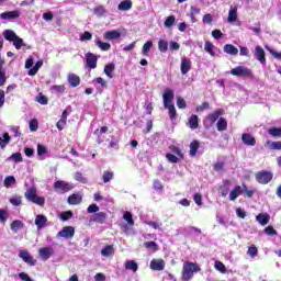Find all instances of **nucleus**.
I'll return each mask as SVG.
<instances>
[{
    "label": "nucleus",
    "mask_w": 281,
    "mask_h": 281,
    "mask_svg": "<svg viewBox=\"0 0 281 281\" xmlns=\"http://www.w3.org/2000/svg\"><path fill=\"white\" fill-rule=\"evenodd\" d=\"M199 271H201V267H199V265L187 261L182 267L181 280L190 281L192 278H194V273H199Z\"/></svg>",
    "instance_id": "1"
},
{
    "label": "nucleus",
    "mask_w": 281,
    "mask_h": 281,
    "mask_svg": "<svg viewBox=\"0 0 281 281\" xmlns=\"http://www.w3.org/2000/svg\"><path fill=\"white\" fill-rule=\"evenodd\" d=\"M2 36L5 38V41H9V43H13L15 49L27 47V44L23 42V38L19 37V35H16V33L12 30H4Z\"/></svg>",
    "instance_id": "2"
},
{
    "label": "nucleus",
    "mask_w": 281,
    "mask_h": 281,
    "mask_svg": "<svg viewBox=\"0 0 281 281\" xmlns=\"http://www.w3.org/2000/svg\"><path fill=\"white\" fill-rule=\"evenodd\" d=\"M24 196L26 201H30L31 203H34L35 205H40V207L45 206V198L38 196V193L34 187H31L26 189L24 192Z\"/></svg>",
    "instance_id": "3"
},
{
    "label": "nucleus",
    "mask_w": 281,
    "mask_h": 281,
    "mask_svg": "<svg viewBox=\"0 0 281 281\" xmlns=\"http://www.w3.org/2000/svg\"><path fill=\"white\" fill-rule=\"evenodd\" d=\"M223 113V109H217L213 113L209 114L203 121L204 128H206V131L212 128Z\"/></svg>",
    "instance_id": "4"
},
{
    "label": "nucleus",
    "mask_w": 281,
    "mask_h": 281,
    "mask_svg": "<svg viewBox=\"0 0 281 281\" xmlns=\"http://www.w3.org/2000/svg\"><path fill=\"white\" fill-rule=\"evenodd\" d=\"M232 76L237 78H250L254 79V71L245 66H237L231 70Z\"/></svg>",
    "instance_id": "5"
},
{
    "label": "nucleus",
    "mask_w": 281,
    "mask_h": 281,
    "mask_svg": "<svg viewBox=\"0 0 281 281\" xmlns=\"http://www.w3.org/2000/svg\"><path fill=\"white\" fill-rule=\"evenodd\" d=\"M255 178L257 183H260L261 186H267V183H271V181H273V172L268 170H261L255 175Z\"/></svg>",
    "instance_id": "6"
},
{
    "label": "nucleus",
    "mask_w": 281,
    "mask_h": 281,
    "mask_svg": "<svg viewBox=\"0 0 281 281\" xmlns=\"http://www.w3.org/2000/svg\"><path fill=\"white\" fill-rule=\"evenodd\" d=\"M76 234V228L74 226H65L61 231L57 233L58 238L69 239Z\"/></svg>",
    "instance_id": "7"
},
{
    "label": "nucleus",
    "mask_w": 281,
    "mask_h": 281,
    "mask_svg": "<svg viewBox=\"0 0 281 281\" xmlns=\"http://www.w3.org/2000/svg\"><path fill=\"white\" fill-rule=\"evenodd\" d=\"M54 189L59 190L63 194H65V192H69L71 190H74V187H71V184L69 182H65L63 180H57L54 183Z\"/></svg>",
    "instance_id": "8"
},
{
    "label": "nucleus",
    "mask_w": 281,
    "mask_h": 281,
    "mask_svg": "<svg viewBox=\"0 0 281 281\" xmlns=\"http://www.w3.org/2000/svg\"><path fill=\"white\" fill-rule=\"evenodd\" d=\"M162 102L164 106H170L171 104H175V91L171 89H166L162 94Z\"/></svg>",
    "instance_id": "9"
},
{
    "label": "nucleus",
    "mask_w": 281,
    "mask_h": 281,
    "mask_svg": "<svg viewBox=\"0 0 281 281\" xmlns=\"http://www.w3.org/2000/svg\"><path fill=\"white\" fill-rule=\"evenodd\" d=\"M38 256L42 260L47 261L54 256V248L50 246L38 249Z\"/></svg>",
    "instance_id": "10"
},
{
    "label": "nucleus",
    "mask_w": 281,
    "mask_h": 281,
    "mask_svg": "<svg viewBox=\"0 0 281 281\" xmlns=\"http://www.w3.org/2000/svg\"><path fill=\"white\" fill-rule=\"evenodd\" d=\"M109 218V215L105 212H99V213H94L91 216V222L92 223H98L99 225H104V223H106V220Z\"/></svg>",
    "instance_id": "11"
},
{
    "label": "nucleus",
    "mask_w": 281,
    "mask_h": 281,
    "mask_svg": "<svg viewBox=\"0 0 281 281\" xmlns=\"http://www.w3.org/2000/svg\"><path fill=\"white\" fill-rule=\"evenodd\" d=\"M121 37H122V32L117 30L106 31L103 34L104 41H120Z\"/></svg>",
    "instance_id": "12"
},
{
    "label": "nucleus",
    "mask_w": 281,
    "mask_h": 281,
    "mask_svg": "<svg viewBox=\"0 0 281 281\" xmlns=\"http://www.w3.org/2000/svg\"><path fill=\"white\" fill-rule=\"evenodd\" d=\"M86 65L89 67V69H95V67H98V56H95L93 53H87Z\"/></svg>",
    "instance_id": "13"
},
{
    "label": "nucleus",
    "mask_w": 281,
    "mask_h": 281,
    "mask_svg": "<svg viewBox=\"0 0 281 281\" xmlns=\"http://www.w3.org/2000/svg\"><path fill=\"white\" fill-rule=\"evenodd\" d=\"M192 69V60L188 57L181 58L180 71L182 76H186Z\"/></svg>",
    "instance_id": "14"
},
{
    "label": "nucleus",
    "mask_w": 281,
    "mask_h": 281,
    "mask_svg": "<svg viewBox=\"0 0 281 281\" xmlns=\"http://www.w3.org/2000/svg\"><path fill=\"white\" fill-rule=\"evenodd\" d=\"M255 56L261 65H267V54L265 53V48H262V46H256Z\"/></svg>",
    "instance_id": "15"
},
{
    "label": "nucleus",
    "mask_w": 281,
    "mask_h": 281,
    "mask_svg": "<svg viewBox=\"0 0 281 281\" xmlns=\"http://www.w3.org/2000/svg\"><path fill=\"white\" fill-rule=\"evenodd\" d=\"M150 269L153 271H164L166 269V261L164 259H153L150 261Z\"/></svg>",
    "instance_id": "16"
},
{
    "label": "nucleus",
    "mask_w": 281,
    "mask_h": 281,
    "mask_svg": "<svg viewBox=\"0 0 281 281\" xmlns=\"http://www.w3.org/2000/svg\"><path fill=\"white\" fill-rule=\"evenodd\" d=\"M19 256L26 262V265H30L31 267H34L36 265V260L34 259V257H32V255H30V252H27L26 250H21Z\"/></svg>",
    "instance_id": "17"
},
{
    "label": "nucleus",
    "mask_w": 281,
    "mask_h": 281,
    "mask_svg": "<svg viewBox=\"0 0 281 281\" xmlns=\"http://www.w3.org/2000/svg\"><path fill=\"white\" fill-rule=\"evenodd\" d=\"M35 225H36L37 229H43V227H46L47 226V216H45L43 214L36 215Z\"/></svg>",
    "instance_id": "18"
},
{
    "label": "nucleus",
    "mask_w": 281,
    "mask_h": 281,
    "mask_svg": "<svg viewBox=\"0 0 281 281\" xmlns=\"http://www.w3.org/2000/svg\"><path fill=\"white\" fill-rule=\"evenodd\" d=\"M82 203V195L80 193H72L68 196L69 205H80Z\"/></svg>",
    "instance_id": "19"
},
{
    "label": "nucleus",
    "mask_w": 281,
    "mask_h": 281,
    "mask_svg": "<svg viewBox=\"0 0 281 281\" xmlns=\"http://www.w3.org/2000/svg\"><path fill=\"white\" fill-rule=\"evenodd\" d=\"M21 16V13L19 11H7L1 13V19L4 21H10L12 19H19Z\"/></svg>",
    "instance_id": "20"
},
{
    "label": "nucleus",
    "mask_w": 281,
    "mask_h": 281,
    "mask_svg": "<svg viewBox=\"0 0 281 281\" xmlns=\"http://www.w3.org/2000/svg\"><path fill=\"white\" fill-rule=\"evenodd\" d=\"M243 194V187L235 186L229 193V201H236Z\"/></svg>",
    "instance_id": "21"
},
{
    "label": "nucleus",
    "mask_w": 281,
    "mask_h": 281,
    "mask_svg": "<svg viewBox=\"0 0 281 281\" xmlns=\"http://www.w3.org/2000/svg\"><path fill=\"white\" fill-rule=\"evenodd\" d=\"M241 140L246 146H254L256 144V137L248 133L241 135Z\"/></svg>",
    "instance_id": "22"
},
{
    "label": "nucleus",
    "mask_w": 281,
    "mask_h": 281,
    "mask_svg": "<svg viewBox=\"0 0 281 281\" xmlns=\"http://www.w3.org/2000/svg\"><path fill=\"white\" fill-rule=\"evenodd\" d=\"M201 147V143L199 140H192L190 143V151L189 155L190 157H196V153H199V148Z\"/></svg>",
    "instance_id": "23"
},
{
    "label": "nucleus",
    "mask_w": 281,
    "mask_h": 281,
    "mask_svg": "<svg viewBox=\"0 0 281 281\" xmlns=\"http://www.w3.org/2000/svg\"><path fill=\"white\" fill-rule=\"evenodd\" d=\"M25 227V224H23L20 220H15L11 223V231L13 234H18L19 229H23Z\"/></svg>",
    "instance_id": "24"
},
{
    "label": "nucleus",
    "mask_w": 281,
    "mask_h": 281,
    "mask_svg": "<svg viewBox=\"0 0 281 281\" xmlns=\"http://www.w3.org/2000/svg\"><path fill=\"white\" fill-rule=\"evenodd\" d=\"M94 43L101 52H109L111 49V45L108 42H102L100 38H97Z\"/></svg>",
    "instance_id": "25"
},
{
    "label": "nucleus",
    "mask_w": 281,
    "mask_h": 281,
    "mask_svg": "<svg viewBox=\"0 0 281 281\" xmlns=\"http://www.w3.org/2000/svg\"><path fill=\"white\" fill-rule=\"evenodd\" d=\"M117 8L121 12H128V10L133 8V2L131 0H124L119 4Z\"/></svg>",
    "instance_id": "26"
},
{
    "label": "nucleus",
    "mask_w": 281,
    "mask_h": 281,
    "mask_svg": "<svg viewBox=\"0 0 281 281\" xmlns=\"http://www.w3.org/2000/svg\"><path fill=\"white\" fill-rule=\"evenodd\" d=\"M68 83L70 87H78L80 85V77L76 74L68 75Z\"/></svg>",
    "instance_id": "27"
},
{
    "label": "nucleus",
    "mask_w": 281,
    "mask_h": 281,
    "mask_svg": "<svg viewBox=\"0 0 281 281\" xmlns=\"http://www.w3.org/2000/svg\"><path fill=\"white\" fill-rule=\"evenodd\" d=\"M165 109L168 110L169 120H171V122H175V120H177V108H175V104L165 105Z\"/></svg>",
    "instance_id": "28"
},
{
    "label": "nucleus",
    "mask_w": 281,
    "mask_h": 281,
    "mask_svg": "<svg viewBox=\"0 0 281 281\" xmlns=\"http://www.w3.org/2000/svg\"><path fill=\"white\" fill-rule=\"evenodd\" d=\"M189 128L192 131L199 128V116L196 114H192L189 119Z\"/></svg>",
    "instance_id": "29"
},
{
    "label": "nucleus",
    "mask_w": 281,
    "mask_h": 281,
    "mask_svg": "<svg viewBox=\"0 0 281 281\" xmlns=\"http://www.w3.org/2000/svg\"><path fill=\"white\" fill-rule=\"evenodd\" d=\"M238 20V10L236 8H231L228 11V23H236Z\"/></svg>",
    "instance_id": "30"
},
{
    "label": "nucleus",
    "mask_w": 281,
    "mask_h": 281,
    "mask_svg": "<svg viewBox=\"0 0 281 281\" xmlns=\"http://www.w3.org/2000/svg\"><path fill=\"white\" fill-rule=\"evenodd\" d=\"M224 52L225 54H229L231 56H238V49L232 44H226L224 46Z\"/></svg>",
    "instance_id": "31"
},
{
    "label": "nucleus",
    "mask_w": 281,
    "mask_h": 281,
    "mask_svg": "<svg viewBox=\"0 0 281 281\" xmlns=\"http://www.w3.org/2000/svg\"><path fill=\"white\" fill-rule=\"evenodd\" d=\"M104 74L108 78H113V71H115V64L110 63L104 66Z\"/></svg>",
    "instance_id": "32"
},
{
    "label": "nucleus",
    "mask_w": 281,
    "mask_h": 281,
    "mask_svg": "<svg viewBox=\"0 0 281 281\" xmlns=\"http://www.w3.org/2000/svg\"><path fill=\"white\" fill-rule=\"evenodd\" d=\"M216 126L220 133H223V131H227V120H225V117H220Z\"/></svg>",
    "instance_id": "33"
},
{
    "label": "nucleus",
    "mask_w": 281,
    "mask_h": 281,
    "mask_svg": "<svg viewBox=\"0 0 281 281\" xmlns=\"http://www.w3.org/2000/svg\"><path fill=\"white\" fill-rule=\"evenodd\" d=\"M9 202L11 205H14L15 207H19V205H23V196L21 195H13L10 198Z\"/></svg>",
    "instance_id": "34"
},
{
    "label": "nucleus",
    "mask_w": 281,
    "mask_h": 281,
    "mask_svg": "<svg viewBox=\"0 0 281 281\" xmlns=\"http://www.w3.org/2000/svg\"><path fill=\"white\" fill-rule=\"evenodd\" d=\"M115 254V248L113 246L108 245L101 250V255L104 256L105 258H109V256H113Z\"/></svg>",
    "instance_id": "35"
},
{
    "label": "nucleus",
    "mask_w": 281,
    "mask_h": 281,
    "mask_svg": "<svg viewBox=\"0 0 281 281\" xmlns=\"http://www.w3.org/2000/svg\"><path fill=\"white\" fill-rule=\"evenodd\" d=\"M269 214H259L256 216V221H258V223L262 226L268 225L269 224Z\"/></svg>",
    "instance_id": "36"
},
{
    "label": "nucleus",
    "mask_w": 281,
    "mask_h": 281,
    "mask_svg": "<svg viewBox=\"0 0 281 281\" xmlns=\"http://www.w3.org/2000/svg\"><path fill=\"white\" fill-rule=\"evenodd\" d=\"M125 269H127L128 271H134V273H135L138 269L137 262H135V260L126 261Z\"/></svg>",
    "instance_id": "37"
},
{
    "label": "nucleus",
    "mask_w": 281,
    "mask_h": 281,
    "mask_svg": "<svg viewBox=\"0 0 281 281\" xmlns=\"http://www.w3.org/2000/svg\"><path fill=\"white\" fill-rule=\"evenodd\" d=\"M7 161H15V164H21V161H23V156L21 153H14L7 159Z\"/></svg>",
    "instance_id": "38"
},
{
    "label": "nucleus",
    "mask_w": 281,
    "mask_h": 281,
    "mask_svg": "<svg viewBox=\"0 0 281 281\" xmlns=\"http://www.w3.org/2000/svg\"><path fill=\"white\" fill-rule=\"evenodd\" d=\"M123 218H124V221H126L127 224L131 225V227H133V225H135V220H133V213L126 211L123 214Z\"/></svg>",
    "instance_id": "39"
},
{
    "label": "nucleus",
    "mask_w": 281,
    "mask_h": 281,
    "mask_svg": "<svg viewBox=\"0 0 281 281\" xmlns=\"http://www.w3.org/2000/svg\"><path fill=\"white\" fill-rule=\"evenodd\" d=\"M151 48H153V41H147L143 45V49H142L143 56H148V53L150 52Z\"/></svg>",
    "instance_id": "40"
},
{
    "label": "nucleus",
    "mask_w": 281,
    "mask_h": 281,
    "mask_svg": "<svg viewBox=\"0 0 281 281\" xmlns=\"http://www.w3.org/2000/svg\"><path fill=\"white\" fill-rule=\"evenodd\" d=\"M158 49L161 52V54H166V52H168V42L165 40H159Z\"/></svg>",
    "instance_id": "41"
},
{
    "label": "nucleus",
    "mask_w": 281,
    "mask_h": 281,
    "mask_svg": "<svg viewBox=\"0 0 281 281\" xmlns=\"http://www.w3.org/2000/svg\"><path fill=\"white\" fill-rule=\"evenodd\" d=\"M175 21H177V18L175 15H169L166 20H165V27H167L168 30H170V27H172L175 25Z\"/></svg>",
    "instance_id": "42"
},
{
    "label": "nucleus",
    "mask_w": 281,
    "mask_h": 281,
    "mask_svg": "<svg viewBox=\"0 0 281 281\" xmlns=\"http://www.w3.org/2000/svg\"><path fill=\"white\" fill-rule=\"evenodd\" d=\"M268 133L271 137H281V127H270Z\"/></svg>",
    "instance_id": "43"
},
{
    "label": "nucleus",
    "mask_w": 281,
    "mask_h": 281,
    "mask_svg": "<svg viewBox=\"0 0 281 281\" xmlns=\"http://www.w3.org/2000/svg\"><path fill=\"white\" fill-rule=\"evenodd\" d=\"M247 255L250 256V258H256V256H258V247H256V245L249 246Z\"/></svg>",
    "instance_id": "44"
},
{
    "label": "nucleus",
    "mask_w": 281,
    "mask_h": 281,
    "mask_svg": "<svg viewBox=\"0 0 281 281\" xmlns=\"http://www.w3.org/2000/svg\"><path fill=\"white\" fill-rule=\"evenodd\" d=\"M14 183H16V178H14V176L5 177L4 182H3L4 188H10V186H12Z\"/></svg>",
    "instance_id": "45"
},
{
    "label": "nucleus",
    "mask_w": 281,
    "mask_h": 281,
    "mask_svg": "<svg viewBox=\"0 0 281 281\" xmlns=\"http://www.w3.org/2000/svg\"><path fill=\"white\" fill-rule=\"evenodd\" d=\"M213 170H215V172H223V170H225V161H216L213 165Z\"/></svg>",
    "instance_id": "46"
},
{
    "label": "nucleus",
    "mask_w": 281,
    "mask_h": 281,
    "mask_svg": "<svg viewBox=\"0 0 281 281\" xmlns=\"http://www.w3.org/2000/svg\"><path fill=\"white\" fill-rule=\"evenodd\" d=\"M214 267L216 271H220L221 273H227V268H225V263H223V261H215Z\"/></svg>",
    "instance_id": "47"
},
{
    "label": "nucleus",
    "mask_w": 281,
    "mask_h": 281,
    "mask_svg": "<svg viewBox=\"0 0 281 281\" xmlns=\"http://www.w3.org/2000/svg\"><path fill=\"white\" fill-rule=\"evenodd\" d=\"M113 177H114L113 171H109V170L104 171L102 176L103 183H109V181H112Z\"/></svg>",
    "instance_id": "48"
},
{
    "label": "nucleus",
    "mask_w": 281,
    "mask_h": 281,
    "mask_svg": "<svg viewBox=\"0 0 281 281\" xmlns=\"http://www.w3.org/2000/svg\"><path fill=\"white\" fill-rule=\"evenodd\" d=\"M144 247L146 249H153L154 251H158L159 250V246L155 241H145L144 243Z\"/></svg>",
    "instance_id": "49"
},
{
    "label": "nucleus",
    "mask_w": 281,
    "mask_h": 281,
    "mask_svg": "<svg viewBox=\"0 0 281 281\" xmlns=\"http://www.w3.org/2000/svg\"><path fill=\"white\" fill-rule=\"evenodd\" d=\"M29 128L32 133L38 131V120L36 119L31 120L29 123Z\"/></svg>",
    "instance_id": "50"
},
{
    "label": "nucleus",
    "mask_w": 281,
    "mask_h": 281,
    "mask_svg": "<svg viewBox=\"0 0 281 281\" xmlns=\"http://www.w3.org/2000/svg\"><path fill=\"white\" fill-rule=\"evenodd\" d=\"M241 188H243V194L246 193V196L248 199H251V196H254V194L256 193L255 190L247 189V184L246 183H241Z\"/></svg>",
    "instance_id": "51"
},
{
    "label": "nucleus",
    "mask_w": 281,
    "mask_h": 281,
    "mask_svg": "<svg viewBox=\"0 0 281 281\" xmlns=\"http://www.w3.org/2000/svg\"><path fill=\"white\" fill-rule=\"evenodd\" d=\"M177 106L178 109H188V103H186L183 97H177Z\"/></svg>",
    "instance_id": "52"
},
{
    "label": "nucleus",
    "mask_w": 281,
    "mask_h": 281,
    "mask_svg": "<svg viewBox=\"0 0 281 281\" xmlns=\"http://www.w3.org/2000/svg\"><path fill=\"white\" fill-rule=\"evenodd\" d=\"M204 49L207 52V54L214 56V44H212V42H205Z\"/></svg>",
    "instance_id": "53"
},
{
    "label": "nucleus",
    "mask_w": 281,
    "mask_h": 281,
    "mask_svg": "<svg viewBox=\"0 0 281 281\" xmlns=\"http://www.w3.org/2000/svg\"><path fill=\"white\" fill-rule=\"evenodd\" d=\"M94 14L95 16H104V14H106V9H104L102 5L95 7Z\"/></svg>",
    "instance_id": "54"
},
{
    "label": "nucleus",
    "mask_w": 281,
    "mask_h": 281,
    "mask_svg": "<svg viewBox=\"0 0 281 281\" xmlns=\"http://www.w3.org/2000/svg\"><path fill=\"white\" fill-rule=\"evenodd\" d=\"M61 221H69V218H74V212L65 211L60 214Z\"/></svg>",
    "instance_id": "55"
},
{
    "label": "nucleus",
    "mask_w": 281,
    "mask_h": 281,
    "mask_svg": "<svg viewBox=\"0 0 281 281\" xmlns=\"http://www.w3.org/2000/svg\"><path fill=\"white\" fill-rule=\"evenodd\" d=\"M52 91H55V93H65V85H55L52 86Z\"/></svg>",
    "instance_id": "56"
},
{
    "label": "nucleus",
    "mask_w": 281,
    "mask_h": 281,
    "mask_svg": "<svg viewBox=\"0 0 281 281\" xmlns=\"http://www.w3.org/2000/svg\"><path fill=\"white\" fill-rule=\"evenodd\" d=\"M87 212L88 214H95L97 212H100V206H98V204H90Z\"/></svg>",
    "instance_id": "57"
},
{
    "label": "nucleus",
    "mask_w": 281,
    "mask_h": 281,
    "mask_svg": "<svg viewBox=\"0 0 281 281\" xmlns=\"http://www.w3.org/2000/svg\"><path fill=\"white\" fill-rule=\"evenodd\" d=\"M265 234H267V236H277L278 231H276V228H273V226H267L265 228Z\"/></svg>",
    "instance_id": "58"
},
{
    "label": "nucleus",
    "mask_w": 281,
    "mask_h": 281,
    "mask_svg": "<svg viewBox=\"0 0 281 281\" xmlns=\"http://www.w3.org/2000/svg\"><path fill=\"white\" fill-rule=\"evenodd\" d=\"M36 100H37V102H38L40 104H43V105H45V104H47V103L49 102V100L47 99V97H45L44 94H42V92H40V94L37 95Z\"/></svg>",
    "instance_id": "59"
},
{
    "label": "nucleus",
    "mask_w": 281,
    "mask_h": 281,
    "mask_svg": "<svg viewBox=\"0 0 281 281\" xmlns=\"http://www.w3.org/2000/svg\"><path fill=\"white\" fill-rule=\"evenodd\" d=\"M93 38V34L89 31H85L83 34L80 35V41H91Z\"/></svg>",
    "instance_id": "60"
},
{
    "label": "nucleus",
    "mask_w": 281,
    "mask_h": 281,
    "mask_svg": "<svg viewBox=\"0 0 281 281\" xmlns=\"http://www.w3.org/2000/svg\"><path fill=\"white\" fill-rule=\"evenodd\" d=\"M37 155L43 157V155H47V147L41 144L37 145Z\"/></svg>",
    "instance_id": "61"
},
{
    "label": "nucleus",
    "mask_w": 281,
    "mask_h": 281,
    "mask_svg": "<svg viewBox=\"0 0 281 281\" xmlns=\"http://www.w3.org/2000/svg\"><path fill=\"white\" fill-rule=\"evenodd\" d=\"M154 190H156V192H164V184H161V181H154Z\"/></svg>",
    "instance_id": "62"
},
{
    "label": "nucleus",
    "mask_w": 281,
    "mask_h": 281,
    "mask_svg": "<svg viewBox=\"0 0 281 281\" xmlns=\"http://www.w3.org/2000/svg\"><path fill=\"white\" fill-rule=\"evenodd\" d=\"M170 150L175 153V155H178V157H180V159H183V151H181V148L177 147V146H171Z\"/></svg>",
    "instance_id": "63"
},
{
    "label": "nucleus",
    "mask_w": 281,
    "mask_h": 281,
    "mask_svg": "<svg viewBox=\"0 0 281 281\" xmlns=\"http://www.w3.org/2000/svg\"><path fill=\"white\" fill-rule=\"evenodd\" d=\"M270 148L272 150H281V142L278 140V142H272L271 145H270Z\"/></svg>",
    "instance_id": "64"
}]
</instances>
